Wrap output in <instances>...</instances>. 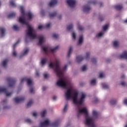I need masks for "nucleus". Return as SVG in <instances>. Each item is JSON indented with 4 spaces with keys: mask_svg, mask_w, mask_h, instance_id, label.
<instances>
[{
    "mask_svg": "<svg viewBox=\"0 0 127 127\" xmlns=\"http://www.w3.org/2000/svg\"><path fill=\"white\" fill-rule=\"evenodd\" d=\"M29 52V49H26L24 52V53L20 56V58H21L22 56H24L25 55H26V54H27V53H28Z\"/></svg>",
    "mask_w": 127,
    "mask_h": 127,
    "instance_id": "nucleus-19",
    "label": "nucleus"
},
{
    "mask_svg": "<svg viewBox=\"0 0 127 127\" xmlns=\"http://www.w3.org/2000/svg\"><path fill=\"white\" fill-rule=\"evenodd\" d=\"M13 100L15 103L18 104V103H21L22 102H23V101H24V98L23 97H20L19 98H18V97H15L13 98Z\"/></svg>",
    "mask_w": 127,
    "mask_h": 127,
    "instance_id": "nucleus-10",
    "label": "nucleus"
},
{
    "mask_svg": "<svg viewBox=\"0 0 127 127\" xmlns=\"http://www.w3.org/2000/svg\"><path fill=\"white\" fill-rule=\"evenodd\" d=\"M78 29L80 31H82V30H84V27H82V26L80 25H78Z\"/></svg>",
    "mask_w": 127,
    "mask_h": 127,
    "instance_id": "nucleus-35",
    "label": "nucleus"
},
{
    "mask_svg": "<svg viewBox=\"0 0 127 127\" xmlns=\"http://www.w3.org/2000/svg\"><path fill=\"white\" fill-rule=\"evenodd\" d=\"M68 108V104H66L65 105L64 107L63 110L64 113H65L67 111V109Z\"/></svg>",
    "mask_w": 127,
    "mask_h": 127,
    "instance_id": "nucleus-33",
    "label": "nucleus"
},
{
    "mask_svg": "<svg viewBox=\"0 0 127 127\" xmlns=\"http://www.w3.org/2000/svg\"><path fill=\"white\" fill-rule=\"evenodd\" d=\"M26 16H27L29 19H31L33 17L32 13L31 12H29L26 14Z\"/></svg>",
    "mask_w": 127,
    "mask_h": 127,
    "instance_id": "nucleus-21",
    "label": "nucleus"
},
{
    "mask_svg": "<svg viewBox=\"0 0 127 127\" xmlns=\"http://www.w3.org/2000/svg\"><path fill=\"white\" fill-rule=\"evenodd\" d=\"M114 7L117 10H121V9H122V8H123V5H116L114 6Z\"/></svg>",
    "mask_w": 127,
    "mask_h": 127,
    "instance_id": "nucleus-20",
    "label": "nucleus"
},
{
    "mask_svg": "<svg viewBox=\"0 0 127 127\" xmlns=\"http://www.w3.org/2000/svg\"><path fill=\"white\" fill-rule=\"evenodd\" d=\"M43 50L45 53H46L47 52V48H46L45 47H43Z\"/></svg>",
    "mask_w": 127,
    "mask_h": 127,
    "instance_id": "nucleus-48",
    "label": "nucleus"
},
{
    "mask_svg": "<svg viewBox=\"0 0 127 127\" xmlns=\"http://www.w3.org/2000/svg\"><path fill=\"white\" fill-rule=\"evenodd\" d=\"M110 104L111 105H116L117 104V100H111L110 101Z\"/></svg>",
    "mask_w": 127,
    "mask_h": 127,
    "instance_id": "nucleus-32",
    "label": "nucleus"
},
{
    "mask_svg": "<svg viewBox=\"0 0 127 127\" xmlns=\"http://www.w3.org/2000/svg\"><path fill=\"white\" fill-rule=\"evenodd\" d=\"M87 70V65H84L82 67V71H86Z\"/></svg>",
    "mask_w": 127,
    "mask_h": 127,
    "instance_id": "nucleus-44",
    "label": "nucleus"
},
{
    "mask_svg": "<svg viewBox=\"0 0 127 127\" xmlns=\"http://www.w3.org/2000/svg\"><path fill=\"white\" fill-rule=\"evenodd\" d=\"M13 56L15 57L16 56V52L15 51H14L12 53Z\"/></svg>",
    "mask_w": 127,
    "mask_h": 127,
    "instance_id": "nucleus-55",
    "label": "nucleus"
},
{
    "mask_svg": "<svg viewBox=\"0 0 127 127\" xmlns=\"http://www.w3.org/2000/svg\"><path fill=\"white\" fill-rule=\"evenodd\" d=\"M121 85H122V86H125V85H126V82H125L124 81H122V82H121Z\"/></svg>",
    "mask_w": 127,
    "mask_h": 127,
    "instance_id": "nucleus-58",
    "label": "nucleus"
},
{
    "mask_svg": "<svg viewBox=\"0 0 127 127\" xmlns=\"http://www.w3.org/2000/svg\"><path fill=\"white\" fill-rule=\"evenodd\" d=\"M57 3V0H52L49 3V6H53V5H55Z\"/></svg>",
    "mask_w": 127,
    "mask_h": 127,
    "instance_id": "nucleus-16",
    "label": "nucleus"
},
{
    "mask_svg": "<svg viewBox=\"0 0 127 127\" xmlns=\"http://www.w3.org/2000/svg\"><path fill=\"white\" fill-rule=\"evenodd\" d=\"M92 115L93 117H96V118H98V116H99V113H98L95 110H93L92 111Z\"/></svg>",
    "mask_w": 127,
    "mask_h": 127,
    "instance_id": "nucleus-23",
    "label": "nucleus"
},
{
    "mask_svg": "<svg viewBox=\"0 0 127 127\" xmlns=\"http://www.w3.org/2000/svg\"><path fill=\"white\" fill-rule=\"evenodd\" d=\"M42 89H43V91H45V90L47 89V87H46V86H43Z\"/></svg>",
    "mask_w": 127,
    "mask_h": 127,
    "instance_id": "nucleus-59",
    "label": "nucleus"
},
{
    "mask_svg": "<svg viewBox=\"0 0 127 127\" xmlns=\"http://www.w3.org/2000/svg\"><path fill=\"white\" fill-rule=\"evenodd\" d=\"M56 15H57V11H55L53 13L49 14L50 18H53V17H55V16H56Z\"/></svg>",
    "mask_w": 127,
    "mask_h": 127,
    "instance_id": "nucleus-18",
    "label": "nucleus"
},
{
    "mask_svg": "<svg viewBox=\"0 0 127 127\" xmlns=\"http://www.w3.org/2000/svg\"><path fill=\"white\" fill-rule=\"evenodd\" d=\"M127 59V52L124 51L123 54L120 56V59Z\"/></svg>",
    "mask_w": 127,
    "mask_h": 127,
    "instance_id": "nucleus-12",
    "label": "nucleus"
},
{
    "mask_svg": "<svg viewBox=\"0 0 127 127\" xmlns=\"http://www.w3.org/2000/svg\"><path fill=\"white\" fill-rule=\"evenodd\" d=\"M36 76H39V72L36 71Z\"/></svg>",
    "mask_w": 127,
    "mask_h": 127,
    "instance_id": "nucleus-64",
    "label": "nucleus"
},
{
    "mask_svg": "<svg viewBox=\"0 0 127 127\" xmlns=\"http://www.w3.org/2000/svg\"><path fill=\"white\" fill-rule=\"evenodd\" d=\"M29 92L31 94H34V88H33V87L30 88Z\"/></svg>",
    "mask_w": 127,
    "mask_h": 127,
    "instance_id": "nucleus-42",
    "label": "nucleus"
},
{
    "mask_svg": "<svg viewBox=\"0 0 127 127\" xmlns=\"http://www.w3.org/2000/svg\"><path fill=\"white\" fill-rule=\"evenodd\" d=\"M33 117H36L37 116V113L34 112L33 113Z\"/></svg>",
    "mask_w": 127,
    "mask_h": 127,
    "instance_id": "nucleus-60",
    "label": "nucleus"
},
{
    "mask_svg": "<svg viewBox=\"0 0 127 127\" xmlns=\"http://www.w3.org/2000/svg\"><path fill=\"white\" fill-rule=\"evenodd\" d=\"M99 77H100V78H104V73L101 72V73L99 74Z\"/></svg>",
    "mask_w": 127,
    "mask_h": 127,
    "instance_id": "nucleus-51",
    "label": "nucleus"
},
{
    "mask_svg": "<svg viewBox=\"0 0 127 127\" xmlns=\"http://www.w3.org/2000/svg\"><path fill=\"white\" fill-rule=\"evenodd\" d=\"M98 102H99V99H98V98H96L94 100V103H98Z\"/></svg>",
    "mask_w": 127,
    "mask_h": 127,
    "instance_id": "nucleus-57",
    "label": "nucleus"
},
{
    "mask_svg": "<svg viewBox=\"0 0 127 127\" xmlns=\"http://www.w3.org/2000/svg\"><path fill=\"white\" fill-rule=\"evenodd\" d=\"M13 28L15 31H18V30H19V27L17 26V25H14L13 26Z\"/></svg>",
    "mask_w": 127,
    "mask_h": 127,
    "instance_id": "nucleus-27",
    "label": "nucleus"
},
{
    "mask_svg": "<svg viewBox=\"0 0 127 127\" xmlns=\"http://www.w3.org/2000/svg\"><path fill=\"white\" fill-rule=\"evenodd\" d=\"M99 20H100V21H103V20H104V19L102 17H99Z\"/></svg>",
    "mask_w": 127,
    "mask_h": 127,
    "instance_id": "nucleus-61",
    "label": "nucleus"
},
{
    "mask_svg": "<svg viewBox=\"0 0 127 127\" xmlns=\"http://www.w3.org/2000/svg\"><path fill=\"white\" fill-rule=\"evenodd\" d=\"M65 96L66 100H70L72 96V89L71 88L68 89L65 93Z\"/></svg>",
    "mask_w": 127,
    "mask_h": 127,
    "instance_id": "nucleus-6",
    "label": "nucleus"
},
{
    "mask_svg": "<svg viewBox=\"0 0 127 127\" xmlns=\"http://www.w3.org/2000/svg\"><path fill=\"white\" fill-rule=\"evenodd\" d=\"M55 61V64L52 63H50L49 67L54 69L58 77L60 78V79L57 82V86L66 89V88H67L68 81H67L66 78L64 77V71L67 69V64H65L63 69H62L60 68V61H59V59H56Z\"/></svg>",
    "mask_w": 127,
    "mask_h": 127,
    "instance_id": "nucleus-2",
    "label": "nucleus"
},
{
    "mask_svg": "<svg viewBox=\"0 0 127 127\" xmlns=\"http://www.w3.org/2000/svg\"><path fill=\"white\" fill-rule=\"evenodd\" d=\"M59 35L58 34H53V38H55V39H57L59 37Z\"/></svg>",
    "mask_w": 127,
    "mask_h": 127,
    "instance_id": "nucleus-41",
    "label": "nucleus"
},
{
    "mask_svg": "<svg viewBox=\"0 0 127 127\" xmlns=\"http://www.w3.org/2000/svg\"><path fill=\"white\" fill-rule=\"evenodd\" d=\"M32 104H33V101H32V100H30L27 104V108H29V107H31Z\"/></svg>",
    "mask_w": 127,
    "mask_h": 127,
    "instance_id": "nucleus-25",
    "label": "nucleus"
},
{
    "mask_svg": "<svg viewBox=\"0 0 127 127\" xmlns=\"http://www.w3.org/2000/svg\"><path fill=\"white\" fill-rule=\"evenodd\" d=\"M60 121L59 120H57L54 123H53L52 126L53 127H58L59 126Z\"/></svg>",
    "mask_w": 127,
    "mask_h": 127,
    "instance_id": "nucleus-14",
    "label": "nucleus"
},
{
    "mask_svg": "<svg viewBox=\"0 0 127 127\" xmlns=\"http://www.w3.org/2000/svg\"><path fill=\"white\" fill-rule=\"evenodd\" d=\"M9 3L10 5H11V6H15V3H14L13 0L10 1Z\"/></svg>",
    "mask_w": 127,
    "mask_h": 127,
    "instance_id": "nucleus-40",
    "label": "nucleus"
},
{
    "mask_svg": "<svg viewBox=\"0 0 127 127\" xmlns=\"http://www.w3.org/2000/svg\"><path fill=\"white\" fill-rule=\"evenodd\" d=\"M124 104H125V105H127V99L124 100Z\"/></svg>",
    "mask_w": 127,
    "mask_h": 127,
    "instance_id": "nucleus-62",
    "label": "nucleus"
},
{
    "mask_svg": "<svg viewBox=\"0 0 127 127\" xmlns=\"http://www.w3.org/2000/svg\"><path fill=\"white\" fill-rule=\"evenodd\" d=\"M59 48V46H57L55 48L51 49V51L53 53L54 52H55L56 50H58Z\"/></svg>",
    "mask_w": 127,
    "mask_h": 127,
    "instance_id": "nucleus-28",
    "label": "nucleus"
},
{
    "mask_svg": "<svg viewBox=\"0 0 127 127\" xmlns=\"http://www.w3.org/2000/svg\"><path fill=\"white\" fill-rule=\"evenodd\" d=\"M72 38L73 39H76V34L74 32L72 33Z\"/></svg>",
    "mask_w": 127,
    "mask_h": 127,
    "instance_id": "nucleus-52",
    "label": "nucleus"
},
{
    "mask_svg": "<svg viewBox=\"0 0 127 127\" xmlns=\"http://www.w3.org/2000/svg\"><path fill=\"white\" fill-rule=\"evenodd\" d=\"M83 43V35H81L79 37V40H78V45L82 44Z\"/></svg>",
    "mask_w": 127,
    "mask_h": 127,
    "instance_id": "nucleus-22",
    "label": "nucleus"
},
{
    "mask_svg": "<svg viewBox=\"0 0 127 127\" xmlns=\"http://www.w3.org/2000/svg\"><path fill=\"white\" fill-rule=\"evenodd\" d=\"M83 59H84V58L82 57L81 56H78L76 57V61L77 63H80V62L83 61Z\"/></svg>",
    "mask_w": 127,
    "mask_h": 127,
    "instance_id": "nucleus-17",
    "label": "nucleus"
},
{
    "mask_svg": "<svg viewBox=\"0 0 127 127\" xmlns=\"http://www.w3.org/2000/svg\"><path fill=\"white\" fill-rule=\"evenodd\" d=\"M97 37H101L103 36V32H101L96 35Z\"/></svg>",
    "mask_w": 127,
    "mask_h": 127,
    "instance_id": "nucleus-47",
    "label": "nucleus"
},
{
    "mask_svg": "<svg viewBox=\"0 0 127 127\" xmlns=\"http://www.w3.org/2000/svg\"><path fill=\"white\" fill-rule=\"evenodd\" d=\"M89 3H92L93 4H96L97 3V2L96 1H88V4Z\"/></svg>",
    "mask_w": 127,
    "mask_h": 127,
    "instance_id": "nucleus-49",
    "label": "nucleus"
},
{
    "mask_svg": "<svg viewBox=\"0 0 127 127\" xmlns=\"http://www.w3.org/2000/svg\"><path fill=\"white\" fill-rule=\"evenodd\" d=\"M66 2L70 7H74L76 4V0H67Z\"/></svg>",
    "mask_w": 127,
    "mask_h": 127,
    "instance_id": "nucleus-9",
    "label": "nucleus"
},
{
    "mask_svg": "<svg viewBox=\"0 0 127 127\" xmlns=\"http://www.w3.org/2000/svg\"><path fill=\"white\" fill-rule=\"evenodd\" d=\"M72 47H70V48L68 51V53L67 54V57H70V55H71V53H72Z\"/></svg>",
    "mask_w": 127,
    "mask_h": 127,
    "instance_id": "nucleus-30",
    "label": "nucleus"
},
{
    "mask_svg": "<svg viewBox=\"0 0 127 127\" xmlns=\"http://www.w3.org/2000/svg\"><path fill=\"white\" fill-rule=\"evenodd\" d=\"M25 123H27L28 124H32V121L30 119H26L25 120Z\"/></svg>",
    "mask_w": 127,
    "mask_h": 127,
    "instance_id": "nucleus-45",
    "label": "nucleus"
},
{
    "mask_svg": "<svg viewBox=\"0 0 127 127\" xmlns=\"http://www.w3.org/2000/svg\"><path fill=\"white\" fill-rule=\"evenodd\" d=\"M20 10L22 16L19 17V22L22 24L27 25L28 27V31L26 33L25 43H27L28 42L27 41L28 37H29L30 39H36V38H38L39 40V44H40V45H42L44 42V37L43 35L40 36L39 37H37V36H36V34L34 33L33 28L28 24V22L25 21V12L24 11V8L22 6H20ZM27 36H28V37H27Z\"/></svg>",
    "mask_w": 127,
    "mask_h": 127,
    "instance_id": "nucleus-1",
    "label": "nucleus"
},
{
    "mask_svg": "<svg viewBox=\"0 0 127 127\" xmlns=\"http://www.w3.org/2000/svg\"><path fill=\"white\" fill-rule=\"evenodd\" d=\"M102 86L104 89H109V85H108L105 83L102 84Z\"/></svg>",
    "mask_w": 127,
    "mask_h": 127,
    "instance_id": "nucleus-37",
    "label": "nucleus"
},
{
    "mask_svg": "<svg viewBox=\"0 0 127 127\" xmlns=\"http://www.w3.org/2000/svg\"><path fill=\"white\" fill-rule=\"evenodd\" d=\"M90 58V53L89 52H87L86 54V57H85V59L86 60H88Z\"/></svg>",
    "mask_w": 127,
    "mask_h": 127,
    "instance_id": "nucleus-34",
    "label": "nucleus"
},
{
    "mask_svg": "<svg viewBox=\"0 0 127 127\" xmlns=\"http://www.w3.org/2000/svg\"><path fill=\"white\" fill-rule=\"evenodd\" d=\"M42 28H44V26H43L42 25H39L38 26V29H39L40 30H41V29H42Z\"/></svg>",
    "mask_w": 127,
    "mask_h": 127,
    "instance_id": "nucleus-53",
    "label": "nucleus"
},
{
    "mask_svg": "<svg viewBox=\"0 0 127 127\" xmlns=\"http://www.w3.org/2000/svg\"><path fill=\"white\" fill-rule=\"evenodd\" d=\"M91 61L93 64H96V63H97V60L96 59V58H92Z\"/></svg>",
    "mask_w": 127,
    "mask_h": 127,
    "instance_id": "nucleus-46",
    "label": "nucleus"
},
{
    "mask_svg": "<svg viewBox=\"0 0 127 127\" xmlns=\"http://www.w3.org/2000/svg\"><path fill=\"white\" fill-rule=\"evenodd\" d=\"M51 25V24L50 23H49L46 25L45 27L46 28H49Z\"/></svg>",
    "mask_w": 127,
    "mask_h": 127,
    "instance_id": "nucleus-50",
    "label": "nucleus"
},
{
    "mask_svg": "<svg viewBox=\"0 0 127 127\" xmlns=\"http://www.w3.org/2000/svg\"><path fill=\"white\" fill-rule=\"evenodd\" d=\"M7 62H8V59H6L2 62V66L5 68L6 65L7 64Z\"/></svg>",
    "mask_w": 127,
    "mask_h": 127,
    "instance_id": "nucleus-15",
    "label": "nucleus"
},
{
    "mask_svg": "<svg viewBox=\"0 0 127 127\" xmlns=\"http://www.w3.org/2000/svg\"><path fill=\"white\" fill-rule=\"evenodd\" d=\"M19 42H20V40H18V41L16 42V43L15 44L13 45V48L14 50V49H15V48L16 47V45H17V44H18Z\"/></svg>",
    "mask_w": 127,
    "mask_h": 127,
    "instance_id": "nucleus-36",
    "label": "nucleus"
},
{
    "mask_svg": "<svg viewBox=\"0 0 127 127\" xmlns=\"http://www.w3.org/2000/svg\"><path fill=\"white\" fill-rule=\"evenodd\" d=\"M78 93L77 91H75L73 94V102L74 104L75 105H82L85 102V98H86V94L85 93H82L80 99L79 100H78Z\"/></svg>",
    "mask_w": 127,
    "mask_h": 127,
    "instance_id": "nucleus-4",
    "label": "nucleus"
},
{
    "mask_svg": "<svg viewBox=\"0 0 127 127\" xmlns=\"http://www.w3.org/2000/svg\"><path fill=\"white\" fill-rule=\"evenodd\" d=\"M41 63L42 65H44V64L46 63V59H43L41 61Z\"/></svg>",
    "mask_w": 127,
    "mask_h": 127,
    "instance_id": "nucleus-39",
    "label": "nucleus"
},
{
    "mask_svg": "<svg viewBox=\"0 0 127 127\" xmlns=\"http://www.w3.org/2000/svg\"><path fill=\"white\" fill-rule=\"evenodd\" d=\"M49 76V74L46 73L44 75V77L46 79V78H48V76Z\"/></svg>",
    "mask_w": 127,
    "mask_h": 127,
    "instance_id": "nucleus-54",
    "label": "nucleus"
},
{
    "mask_svg": "<svg viewBox=\"0 0 127 127\" xmlns=\"http://www.w3.org/2000/svg\"><path fill=\"white\" fill-rule=\"evenodd\" d=\"M80 114H84L85 115L86 119L85 125H86V126H88L89 127H95V124H94L93 119L89 117V113H88L87 108H83L78 110L77 114L78 118H79Z\"/></svg>",
    "mask_w": 127,
    "mask_h": 127,
    "instance_id": "nucleus-3",
    "label": "nucleus"
},
{
    "mask_svg": "<svg viewBox=\"0 0 127 127\" xmlns=\"http://www.w3.org/2000/svg\"><path fill=\"white\" fill-rule=\"evenodd\" d=\"M91 85H96V79H93L90 82Z\"/></svg>",
    "mask_w": 127,
    "mask_h": 127,
    "instance_id": "nucleus-43",
    "label": "nucleus"
},
{
    "mask_svg": "<svg viewBox=\"0 0 127 127\" xmlns=\"http://www.w3.org/2000/svg\"><path fill=\"white\" fill-rule=\"evenodd\" d=\"M7 81L8 83L9 87H10V88H12V87L14 86L15 82H16V80H15V79L13 78L8 77L7 78Z\"/></svg>",
    "mask_w": 127,
    "mask_h": 127,
    "instance_id": "nucleus-5",
    "label": "nucleus"
},
{
    "mask_svg": "<svg viewBox=\"0 0 127 127\" xmlns=\"http://www.w3.org/2000/svg\"><path fill=\"white\" fill-rule=\"evenodd\" d=\"M3 109V110H5V109H8V106H4Z\"/></svg>",
    "mask_w": 127,
    "mask_h": 127,
    "instance_id": "nucleus-63",
    "label": "nucleus"
},
{
    "mask_svg": "<svg viewBox=\"0 0 127 127\" xmlns=\"http://www.w3.org/2000/svg\"><path fill=\"white\" fill-rule=\"evenodd\" d=\"M15 16V13H11L7 15L8 18H12Z\"/></svg>",
    "mask_w": 127,
    "mask_h": 127,
    "instance_id": "nucleus-24",
    "label": "nucleus"
},
{
    "mask_svg": "<svg viewBox=\"0 0 127 127\" xmlns=\"http://www.w3.org/2000/svg\"><path fill=\"white\" fill-rule=\"evenodd\" d=\"M73 24H70L69 25L67 26V29L68 30V31H70V30H71V29H73Z\"/></svg>",
    "mask_w": 127,
    "mask_h": 127,
    "instance_id": "nucleus-26",
    "label": "nucleus"
},
{
    "mask_svg": "<svg viewBox=\"0 0 127 127\" xmlns=\"http://www.w3.org/2000/svg\"><path fill=\"white\" fill-rule=\"evenodd\" d=\"M46 115V110H44L43 112H41V116L42 118H44Z\"/></svg>",
    "mask_w": 127,
    "mask_h": 127,
    "instance_id": "nucleus-29",
    "label": "nucleus"
},
{
    "mask_svg": "<svg viewBox=\"0 0 127 127\" xmlns=\"http://www.w3.org/2000/svg\"><path fill=\"white\" fill-rule=\"evenodd\" d=\"M103 30H107L109 28V24H106L103 27Z\"/></svg>",
    "mask_w": 127,
    "mask_h": 127,
    "instance_id": "nucleus-38",
    "label": "nucleus"
},
{
    "mask_svg": "<svg viewBox=\"0 0 127 127\" xmlns=\"http://www.w3.org/2000/svg\"><path fill=\"white\" fill-rule=\"evenodd\" d=\"M0 93H3L6 94V97H9L12 95V92H7V89L4 87H0Z\"/></svg>",
    "mask_w": 127,
    "mask_h": 127,
    "instance_id": "nucleus-7",
    "label": "nucleus"
},
{
    "mask_svg": "<svg viewBox=\"0 0 127 127\" xmlns=\"http://www.w3.org/2000/svg\"><path fill=\"white\" fill-rule=\"evenodd\" d=\"M5 32V29L3 27H0V33L1 35V37H3L4 36V33Z\"/></svg>",
    "mask_w": 127,
    "mask_h": 127,
    "instance_id": "nucleus-13",
    "label": "nucleus"
},
{
    "mask_svg": "<svg viewBox=\"0 0 127 127\" xmlns=\"http://www.w3.org/2000/svg\"><path fill=\"white\" fill-rule=\"evenodd\" d=\"M91 10V7L89 5H85L83 6V12H89Z\"/></svg>",
    "mask_w": 127,
    "mask_h": 127,
    "instance_id": "nucleus-11",
    "label": "nucleus"
},
{
    "mask_svg": "<svg viewBox=\"0 0 127 127\" xmlns=\"http://www.w3.org/2000/svg\"><path fill=\"white\" fill-rule=\"evenodd\" d=\"M2 103L3 104H6V103H7V100L6 99H5L2 101Z\"/></svg>",
    "mask_w": 127,
    "mask_h": 127,
    "instance_id": "nucleus-56",
    "label": "nucleus"
},
{
    "mask_svg": "<svg viewBox=\"0 0 127 127\" xmlns=\"http://www.w3.org/2000/svg\"><path fill=\"white\" fill-rule=\"evenodd\" d=\"M113 46H114V47H118V46H119V42L117 41L113 42Z\"/></svg>",
    "mask_w": 127,
    "mask_h": 127,
    "instance_id": "nucleus-31",
    "label": "nucleus"
},
{
    "mask_svg": "<svg viewBox=\"0 0 127 127\" xmlns=\"http://www.w3.org/2000/svg\"><path fill=\"white\" fill-rule=\"evenodd\" d=\"M24 81H26L27 85L29 87H31L32 86V80L30 78H27L26 77H24L21 79V83H23Z\"/></svg>",
    "mask_w": 127,
    "mask_h": 127,
    "instance_id": "nucleus-8",
    "label": "nucleus"
}]
</instances>
